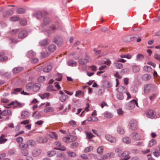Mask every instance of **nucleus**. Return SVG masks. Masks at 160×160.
Instances as JSON below:
<instances>
[{
    "label": "nucleus",
    "mask_w": 160,
    "mask_h": 160,
    "mask_svg": "<svg viewBox=\"0 0 160 160\" xmlns=\"http://www.w3.org/2000/svg\"><path fill=\"white\" fill-rule=\"evenodd\" d=\"M115 151L118 153V156L121 157V160H128L130 158V152L127 151L123 152L121 148H117L115 149Z\"/></svg>",
    "instance_id": "nucleus-1"
},
{
    "label": "nucleus",
    "mask_w": 160,
    "mask_h": 160,
    "mask_svg": "<svg viewBox=\"0 0 160 160\" xmlns=\"http://www.w3.org/2000/svg\"><path fill=\"white\" fill-rule=\"evenodd\" d=\"M117 90L118 92L117 95V99L120 100H123L124 97L122 92H125L126 88L123 86H120Z\"/></svg>",
    "instance_id": "nucleus-2"
},
{
    "label": "nucleus",
    "mask_w": 160,
    "mask_h": 160,
    "mask_svg": "<svg viewBox=\"0 0 160 160\" xmlns=\"http://www.w3.org/2000/svg\"><path fill=\"white\" fill-rule=\"evenodd\" d=\"M129 128L132 130H136L137 129V123L136 120L132 119L130 120L129 123Z\"/></svg>",
    "instance_id": "nucleus-3"
},
{
    "label": "nucleus",
    "mask_w": 160,
    "mask_h": 160,
    "mask_svg": "<svg viewBox=\"0 0 160 160\" xmlns=\"http://www.w3.org/2000/svg\"><path fill=\"white\" fill-rule=\"evenodd\" d=\"M55 145L57 146L54 147V149L64 151L66 150V148L63 145L61 144V143L58 142H56L55 143Z\"/></svg>",
    "instance_id": "nucleus-4"
},
{
    "label": "nucleus",
    "mask_w": 160,
    "mask_h": 160,
    "mask_svg": "<svg viewBox=\"0 0 160 160\" xmlns=\"http://www.w3.org/2000/svg\"><path fill=\"white\" fill-rule=\"evenodd\" d=\"M42 150L38 148H35L32 151V155L34 157L39 156L42 152Z\"/></svg>",
    "instance_id": "nucleus-5"
},
{
    "label": "nucleus",
    "mask_w": 160,
    "mask_h": 160,
    "mask_svg": "<svg viewBox=\"0 0 160 160\" xmlns=\"http://www.w3.org/2000/svg\"><path fill=\"white\" fill-rule=\"evenodd\" d=\"M105 137L108 141L111 143H115L116 141V138L110 135L106 134Z\"/></svg>",
    "instance_id": "nucleus-6"
},
{
    "label": "nucleus",
    "mask_w": 160,
    "mask_h": 160,
    "mask_svg": "<svg viewBox=\"0 0 160 160\" xmlns=\"http://www.w3.org/2000/svg\"><path fill=\"white\" fill-rule=\"evenodd\" d=\"M59 93L61 95L59 98L60 100L62 102H65L66 100L68 98V96L64 94L62 91H59Z\"/></svg>",
    "instance_id": "nucleus-7"
},
{
    "label": "nucleus",
    "mask_w": 160,
    "mask_h": 160,
    "mask_svg": "<svg viewBox=\"0 0 160 160\" xmlns=\"http://www.w3.org/2000/svg\"><path fill=\"white\" fill-rule=\"evenodd\" d=\"M134 102V99H133L128 103L126 105V108L128 110H131L133 109L135 107Z\"/></svg>",
    "instance_id": "nucleus-8"
},
{
    "label": "nucleus",
    "mask_w": 160,
    "mask_h": 160,
    "mask_svg": "<svg viewBox=\"0 0 160 160\" xmlns=\"http://www.w3.org/2000/svg\"><path fill=\"white\" fill-rule=\"evenodd\" d=\"M54 42L58 45H61L62 43V40L61 38L59 36H56L54 39Z\"/></svg>",
    "instance_id": "nucleus-9"
},
{
    "label": "nucleus",
    "mask_w": 160,
    "mask_h": 160,
    "mask_svg": "<svg viewBox=\"0 0 160 160\" xmlns=\"http://www.w3.org/2000/svg\"><path fill=\"white\" fill-rule=\"evenodd\" d=\"M154 86L152 84H146L144 87L145 92H148L149 91L152 90L154 88Z\"/></svg>",
    "instance_id": "nucleus-10"
},
{
    "label": "nucleus",
    "mask_w": 160,
    "mask_h": 160,
    "mask_svg": "<svg viewBox=\"0 0 160 160\" xmlns=\"http://www.w3.org/2000/svg\"><path fill=\"white\" fill-rule=\"evenodd\" d=\"M27 35V32L26 30H22L20 31L18 34V38H22L26 37Z\"/></svg>",
    "instance_id": "nucleus-11"
},
{
    "label": "nucleus",
    "mask_w": 160,
    "mask_h": 160,
    "mask_svg": "<svg viewBox=\"0 0 160 160\" xmlns=\"http://www.w3.org/2000/svg\"><path fill=\"white\" fill-rule=\"evenodd\" d=\"M130 136L132 139L137 140H140L141 138L140 135L136 132L132 133L130 134Z\"/></svg>",
    "instance_id": "nucleus-12"
},
{
    "label": "nucleus",
    "mask_w": 160,
    "mask_h": 160,
    "mask_svg": "<svg viewBox=\"0 0 160 160\" xmlns=\"http://www.w3.org/2000/svg\"><path fill=\"white\" fill-rule=\"evenodd\" d=\"M37 141L40 143L46 142L47 141V138L45 137H39L37 138Z\"/></svg>",
    "instance_id": "nucleus-13"
},
{
    "label": "nucleus",
    "mask_w": 160,
    "mask_h": 160,
    "mask_svg": "<svg viewBox=\"0 0 160 160\" xmlns=\"http://www.w3.org/2000/svg\"><path fill=\"white\" fill-rule=\"evenodd\" d=\"M23 68L22 67H16L14 68L12 70V71L13 74H16L19 73L22 71Z\"/></svg>",
    "instance_id": "nucleus-14"
},
{
    "label": "nucleus",
    "mask_w": 160,
    "mask_h": 160,
    "mask_svg": "<svg viewBox=\"0 0 160 160\" xmlns=\"http://www.w3.org/2000/svg\"><path fill=\"white\" fill-rule=\"evenodd\" d=\"M146 115L147 117L151 118H153L155 116V115L152 110H148L146 113Z\"/></svg>",
    "instance_id": "nucleus-15"
},
{
    "label": "nucleus",
    "mask_w": 160,
    "mask_h": 160,
    "mask_svg": "<svg viewBox=\"0 0 160 160\" xmlns=\"http://www.w3.org/2000/svg\"><path fill=\"white\" fill-rule=\"evenodd\" d=\"M40 84L38 83H33L32 89L34 92H37L38 91L40 88Z\"/></svg>",
    "instance_id": "nucleus-16"
},
{
    "label": "nucleus",
    "mask_w": 160,
    "mask_h": 160,
    "mask_svg": "<svg viewBox=\"0 0 160 160\" xmlns=\"http://www.w3.org/2000/svg\"><path fill=\"white\" fill-rule=\"evenodd\" d=\"M29 112L27 111H22L21 114V118L22 119L26 118L29 116Z\"/></svg>",
    "instance_id": "nucleus-17"
},
{
    "label": "nucleus",
    "mask_w": 160,
    "mask_h": 160,
    "mask_svg": "<svg viewBox=\"0 0 160 160\" xmlns=\"http://www.w3.org/2000/svg\"><path fill=\"white\" fill-rule=\"evenodd\" d=\"M50 19L48 17H44L43 19L42 23L44 25H48L50 22Z\"/></svg>",
    "instance_id": "nucleus-18"
},
{
    "label": "nucleus",
    "mask_w": 160,
    "mask_h": 160,
    "mask_svg": "<svg viewBox=\"0 0 160 160\" xmlns=\"http://www.w3.org/2000/svg\"><path fill=\"white\" fill-rule=\"evenodd\" d=\"M2 116L12 115V112L9 110H5L1 112Z\"/></svg>",
    "instance_id": "nucleus-19"
},
{
    "label": "nucleus",
    "mask_w": 160,
    "mask_h": 160,
    "mask_svg": "<svg viewBox=\"0 0 160 160\" xmlns=\"http://www.w3.org/2000/svg\"><path fill=\"white\" fill-rule=\"evenodd\" d=\"M33 16L37 18L38 19H39L42 17V13L41 11H37L33 13Z\"/></svg>",
    "instance_id": "nucleus-20"
},
{
    "label": "nucleus",
    "mask_w": 160,
    "mask_h": 160,
    "mask_svg": "<svg viewBox=\"0 0 160 160\" xmlns=\"http://www.w3.org/2000/svg\"><path fill=\"white\" fill-rule=\"evenodd\" d=\"M50 41L48 39H45L41 41L39 44L41 46H45L49 43Z\"/></svg>",
    "instance_id": "nucleus-21"
},
{
    "label": "nucleus",
    "mask_w": 160,
    "mask_h": 160,
    "mask_svg": "<svg viewBox=\"0 0 160 160\" xmlns=\"http://www.w3.org/2000/svg\"><path fill=\"white\" fill-rule=\"evenodd\" d=\"M63 141L67 143H68L73 141L71 137H67L63 138L62 139Z\"/></svg>",
    "instance_id": "nucleus-22"
},
{
    "label": "nucleus",
    "mask_w": 160,
    "mask_h": 160,
    "mask_svg": "<svg viewBox=\"0 0 160 160\" xmlns=\"http://www.w3.org/2000/svg\"><path fill=\"white\" fill-rule=\"evenodd\" d=\"M5 53L3 52H0V61H4L8 59L7 57L4 56Z\"/></svg>",
    "instance_id": "nucleus-23"
},
{
    "label": "nucleus",
    "mask_w": 160,
    "mask_h": 160,
    "mask_svg": "<svg viewBox=\"0 0 160 160\" xmlns=\"http://www.w3.org/2000/svg\"><path fill=\"white\" fill-rule=\"evenodd\" d=\"M59 27L58 23H56L55 24H52L50 26L49 28L53 31H55Z\"/></svg>",
    "instance_id": "nucleus-24"
},
{
    "label": "nucleus",
    "mask_w": 160,
    "mask_h": 160,
    "mask_svg": "<svg viewBox=\"0 0 160 160\" xmlns=\"http://www.w3.org/2000/svg\"><path fill=\"white\" fill-rule=\"evenodd\" d=\"M68 64L69 66L74 67L76 66L77 62L72 60H70L68 62Z\"/></svg>",
    "instance_id": "nucleus-25"
},
{
    "label": "nucleus",
    "mask_w": 160,
    "mask_h": 160,
    "mask_svg": "<svg viewBox=\"0 0 160 160\" xmlns=\"http://www.w3.org/2000/svg\"><path fill=\"white\" fill-rule=\"evenodd\" d=\"M113 64L114 67H115L117 68L118 69H121L123 67L122 64L118 62L113 63Z\"/></svg>",
    "instance_id": "nucleus-26"
},
{
    "label": "nucleus",
    "mask_w": 160,
    "mask_h": 160,
    "mask_svg": "<svg viewBox=\"0 0 160 160\" xmlns=\"http://www.w3.org/2000/svg\"><path fill=\"white\" fill-rule=\"evenodd\" d=\"M112 86V84L108 81H105L103 82V86L104 88H109L111 87Z\"/></svg>",
    "instance_id": "nucleus-27"
},
{
    "label": "nucleus",
    "mask_w": 160,
    "mask_h": 160,
    "mask_svg": "<svg viewBox=\"0 0 160 160\" xmlns=\"http://www.w3.org/2000/svg\"><path fill=\"white\" fill-rule=\"evenodd\" d=\"M32 116L36 119H39L41 117L40 112L37 111L33 113Z\"/></svg>",
    "instance_id": "nucleus-28"
},
{
    "label": "nucleus",
    "mask_w": 160,
    "mask_h": 160,
    "mask_svg": "<svg viewBox=\"0 0 160 160\" xmlns=\"http://www.w3.org/2000/svg\"><path fill=\"white\" fill-rule=\"evenodd\" d=\"M56 46L54 44L50 45L48 48V50L51 52H54L56 49Z\"/></svg>",
    "instance_id": "nucleus-29"
},
{
    "label": "nucleus",
    "mask_w": 160,
    "mask_h": 160,
    "mask_svg": "<svg viewBox=\"0 0 160 160\" xmlns=\"http://www.w3.org/2000/svg\"><path fill=\"white\" fill-rule=\"evenodd\" d=\"M132 70L133 72H137L140 70V68L139 66L134 65L132 67Z\"/></svg>",
    "instance_id": "nucleus-30"
},
{
    "label": "nucleus",
    "mask_w": 160,
    "mask_h": 160,
    "mask_svg": "<svg viewBox=\"0 0 160 160\" xmlns=\"http://www.w3.org/2000/svg\"><path fill=\"white\" fill-rule=\"evenodd\" d=\"M5 137V136L4 134H2L0 137V144L5 143L7 140V138H4Z\"/></svg>",
    "instance_id": "nucleus-31"
},
{
    "label": "nucleus",
    "mask_w": 160,
    "mask_h": 160,
    "mask_svg": "<svg viewBox=\"0 0 160 160\" xmlns=\"http://www.w3.org/2000/svg\"><path fill=\"white\" fill-rule=\"evenodd\" d=\"M144 58V56L141 54H139L136 56V60L138 61H141Z\"/></svg>",
    "instance_id": "nucleus-32"
},
{
    "label": "nucleus",
    "mask_w": 160,
    "mask_h": 160,
    "mask_svg": "<svg viewBox=\"0 0 160 160\" xmlns=\"http://www.w3.org/2000/svg\"><path fill=\"white\" fill-rule=\"evenodd\" d=\"M52 68V66L51 65H48L44 68L43 71L44 72H48Z\"/></svg>",
    "instance_id": "nucleus-33"
},
{
    "label": "nucleus",
    "mask_w": 160,
    "mask_h": 160,
    "mask_svg": "<svg viewBox=\"0 0 160 160\" xmlns=\"http://www.w3.org/2000/svg\"><path fill=\"white\" fill-rule=\"evenodd\" d=\"M122 142L127 144H129L131 142V139L128 137H125L122 139Z\"/></svg>",
    "instance_id": "nucleus-34"
},
{
    "label": "nucleus",
    "mask_w": 160,
    "mask_h": 160,
    "mask_svg": "<svg viewBox=\"0 0 160 160\" xmlns=\"http://www.w3.org/2000/svg\"><path fill=\"white\" fill-rule=\"evenodd\" d=\"M55 77V80L58 81H60L62 79V74L59 73L56 75Z\"/></svg>",
    "instance_id": "nucleus-35"
},
{
    "label": "nucleus",
    "mask_w": 160,
    "mask_h": 160,
    "mask_svg": "<svg viewBox=\"0 0 160 160\" xmlns=\"http://www.w3.org/2000/svg\"><path fill=\"white\" fill-rule=\"evenodd\" d=\"M85 133L86 135L87 138L88 139H91L95 136L94 135L90 132H86Z\"/></svg>",
    "instance_id": "nucleus-36"
},
{
    "label": "nucleus",
    "mask_w": 160,
    "mask_h": 160,
    "mask_svg": "<svg viewBox=\"0 0 160 160\" xmlns=\"http://www.w3.org/2000/svg\"><path fill=\"white\" fill-rule=\"evenodd\" d=\"M27 145H28V147L30 145L32 146H34L35 145L36 142L35 141L33 140H28L27 142Z\"/></svg>",
    "instance_id": "nucleus-37"
},
{
    "label": "nucleus",
    "mask_w": 160,
    "mask_h": 160,
    "mask_svg": "<svg viewBox=\"0 0 160 160\" xmlns=\"http://www.w3.org/2000/svg\"><path fill=\"white\" fill-rule=\"evenodd\" d=\"M36 55V53L32 51H30L28 52L27 56L29 58H31L34 57Z\"/></svg>",
    "instance_id": "nucleus-38"
},
{
    "label": "nucleus",
    "mask_w": 160,
    "mask_h": 160,
    "mask_svg": "<svg viewBox=\"0 0 160 160\" xmlns=\"http://www.w3.org/2000/svg\"><path fill=\"white\" fill-rule=\"evenodd\" d=\"M142 78L143 80L147 81L150 79L151 76L149 74H145L143 75Z\"/></svg>",
    "instance_id": "nucleus-39"
},
{
    "label": "nucleus",
    "mask_w": 160,
    "mask_h": 160,
    "mask_svg": "<svg viewBox=\"0 0 160 160\" xmlns=\"http://www.w3.org/2000/svg\"><path fill=\"white\" fill-rule=\"evenodd\" d=\"M49 95V93L46 92L43 94H40L39 96L42 99H43L45 98H48Z\"/></svg>",
    "instance_id": "nucleus-40"
},
{
    "label": "nucleus",
    "mask_w": 160,
    "mask_h": 160,
    "mask_svg": "<svg viewBox=\"0 0 160 160\" xmlns=\"http://www.w3.org/2000/svg\"><path fill=\"white\" fill-rule=\"evenodd\" d=\"M49 136L53 139H57L58 138V135L56 133L54 132H52L48 135Z\"/></svg>",
    "instance_id": "nucleus-41"
},
{
    "label": "nucleus",
    "mask_w": 160,
    "mask_h": 160,
    "mask_svg": "<svg viewBox=\"0 0 160 160\" xmlns=\"http://www.w3.org/2000/svg\"><path fill=\"white\" fill-rule=\"evenodd\" d=\"M53 111L54 108L52 107H46L44 110V112H52Z\"/></svg>",
    "instance_id": "nucleus-42"
},
{
    "label": "nucleus",
    "mask_w": 160,
    "mask_h": 160,
    "mask_svg": "<svg viewBox=\"0 0 160 160\" xmlns=\"http://www.w3.org/2000/svg\"><path fill=\"white\" fill-rule=\"evenodd\" d=\"M114 155L113 153H109L102 156V158L106 159L110 157L111 156Z\"/></svg>",
    "instance_id": "nucleus-43"
},
{
    "label": "nucleus",
    "mask_w": 160,
    "mask_h": 160,
    "mask_svg": "<svg viewBox=\"0 0 160 160\" xmlns=\"http://www.w3.org/2000/svg\"><path fill=\"white\" fill-rule=\"evenodd\" d=\"M21 153L23 156H26L28 155V152L26 149H22L21 150Z\"/></svg>",
    "instance_id": "nucleus-44"
},
{
    "label": "nucleus",
    "mask_w": 160,
    "mask_h": 160,
    "mask_svg": "<svg viewBox=\"0 0 160 160\" xmlns=\"http://www.w3.org/2000/svg\"><path fill=\"white\" fill-rule=\"evenodd\" d=\"M33 83L30 82L28 83L26 86V89L27 90H29L31 89H32Z\"/></svg>",
    "instance_id": "nucleus-45"
},
{
    "label": "nucleus",
    "mask_w": 160,
    "mask_h": 160,
    "mask_svg": "<svg viewBox=\"0 0 160 160\" xmlns=\"http://www.w3.org/2000/svg\"><path fill=\"white\" fill-rule=\"evenodd\" d=\"M143 69L146 71L150 72L152 70V68L150 66H146L144 67Z\"/></svg>",
    "instance_id": "nucleus-46"
},
{
    "label": "nucleus",
    "mask_w": 160,
    "mask_h": 160,
    "mask_svg": "<svg viewBox=\"0 0 160 160\" xmlns=\"http://www.w3.org/2000/svg\"><path fill=\"white\" fill-rule=\"evenodd\" d=\"M67 153L70 157H74L76 156V153L73 152L67 151Z\"/></svg>",
    "instance_id": "nucleus-47"
},
{
    "label": "nucleus",
    "mask_w": 160,
    "mask_h": 160,
    "mask_svg": "<svg viewBox=\"0 0 160 160\" xmlns=\"http://www.w3.org/2000/svg\"><path fill=\"white\" fill-rule=\"evenodd\" d=\"M22 90L21 88H18L14 89L12 93V94H17L18 92H20Z\"/></svg>",
    "instance_id": "nucleus-48"
},
{
    "label": "nucleus",
    "mask_w": 160,
    "mask_h": 160,
    "mask_svg": "<svg viewBox=\"0 0 160 160\" xmlns=\"http://www.w3.org/2000/svg\"><path fill=\"white\" fill-rule=\"evenodd\" d=\"M19 18L17 16L12 17L10 18L9 20L12 22L17 21L19 20Z\"/></svg>",
    "instance_id": "nucleus-49"
},
{
    "label": "nucleus",
    "mask_w": 160,
    "mask_h": 160,
    "mask_svg": "<svg viewBox=\"0 0 160 160\" xmlns=\"http://www.w3.org/2000/svg\"><path fill=\"white\" fill-rule=\"evenodd\" d=\"M104 116L106 118H110L112 117V115L111 112H105Z\"/></svg>",
    "instance_id": "nucleus-50"
},
{
    "label": "nucleus",
    "mask_w": 160,
    "mask_h": 160,
    "mask_svg": "<svg viewBox=\"0 0 160 160\" xmlns=\"http://www.w3.org/2000/svg\"><path fill=\"white\" fill-rule=\"evenodd\" d=\"M156 141L154 139H152L149 142L148 146L149 147H151L152 145L156 144Z\"/></svg>",
    "instance_id": "nucleus-51"
},
{
    "label": "nucleus",
    "mask_w": 160,
    "mask_h": 160,
    "mask_svg": "<svg viewBox=\"0 0 160 160\" xmlns=\"http://www.w3.org/2000/svg\"><path fill=\"white\" fill-rule=\"evenodd\" d=\"M155 151L153 152L154 155L157 157H158L160 156V152L158 151V149L156 148L155 149Z\"/></svg>",
    "instance_id": "nucleus-52"
},
{
    "label": "nucleus",
    "mask_w": 160,
    "mask_h": 160,
    "mask_svg": "<svg viewBox=\"0 0 160 160\" xmlns=\"http://www.w3.org/2000/svg\"><path fill=\"white\" fill-rule=\"evenodd\" d=\"M117 132L119 134H122L124 133V130L121 128H118L117 130Z\"/></svg>",
    "instance_id": "nucleus-53"
},
{
    "label": "nucleus",
    "mask_w": 160,
    "mask_h": 160,
    "mask_svg": "<svg viewBox=\"0 0 160 160\" xmlns=\"http://www.w3.org/2000/svg\"><path fill=\"white\" fill-rule=\"evenodd\" d=\"M93 149V147L92 146H90L89 147H88L84 149V152H88L92 150Z\"/></svg>",
    "instance_id": "nucleus-54"
},
{
    "label": "nucleus",
    "mask_w": 160,
    "mask_h": 160,
    "mask_svg": "<svg viewBox=\"0 0 160 160\" xmlns=\"http://www.w3.org/2000/svg\"><path fill=\"white\" fill-rule=\"evenodd\" d=\"M103 148L102 146H100L97 149V152L98 153L101 154L103 151Z\"/></svg>",
    "instance_id": "nucleus-55"
},
{
    "label": "nucleus",
    "mask_w": 160,
    "mask_h": 160,
    "mask_svg": "<svg viewBox=\"0 0 160 160\" xmlns=\"http://www.w3.org/2000/svg\"><path fill=\"white\" fill-rule=\"evenodd\" d=\"M19 147L21 148H28V145H27V143H22L21 144H20L19 145Z\"/></svg>",
    "instance_id": "nucleus-56"
},
{
    "label": "nucleus",
    "mask_w": 160,
    "mask_h": 160,
    "mask_svg": "<svg viewBox=\"0 0 160 160\" xmlns=\"http://www.w3.org/2000/svg\"><path fill=\"white\" fill-rule=\"evenodd\" d=\"M27 22L26 20L24 19H22L20 21V24L22 26L25 25Z\"/></svg>",
    "instance_id": "nucleus-57"
},
{
    "label": "nucleus",
    "mask_w": 160,
    "mask_h": 160,
    "mask_svg": "<svg viewBox=\"0 0 160 160\" xmlns=\"http://www.w3.org/2000/svg\"><path fill=\"white\" fill-rule=\"evenodd\" d=\"M79 63L80 64L84 65L87 62L85 59L82 58L79 60Z\"/></svg>",
    "instance_id": "nucleus-58"
},
{
    "label": "nucleus",
    "mask_w": 160,
    "mask_h": 160,
    "mask_svg": "<svg viewBox=\"0 0 160 160\" xmlns=\"http://www.w3.org/2000/svg\"><path fill=\"white\" fill-rule=\"evenodd\" d=\"M45 80V78L44 76H41L39 77L38 79V81L40 82H43Z\"/></svg>",
    "instance_id": "nucleus-59"
},
{
    "label": "nucleus",
    "mask_w": 160,
    "mask_h": 160,
    "mask_svg": "<svg viewBox=\"0 0 160 160\" xmlns=\"http://www.w3.org/2000/svg\"><path fill=\"white\" fill-rule=\"evenodd\" d=\"M25 11V10L23 8H19L17 10V12L18 14H22Z\"/></svg>",
    "instance_id": "nucleus-60"
},
{
    "label": "nucleus",
    "mask_w": 160,
    "mask_h": 160,
    "mask_svg": "<svg viewBox=\"0 0 160 160\" xmlns=\"http://www.w3.org/2000/svg\"><path fill=\"white\" fill-rule=\"evenodd\" d=\"M42 32H44V33L46 34H47L49 36L52 33V32L50 30H43L42 31Z\"/></svg>",
    "instance_id": "nucleus-61"
},
{
    "label": "nucleus",
    "mask_w": 160,
    "mask_h": 160,
    "mask_svg": "<svg viewBox=\"0 0 160 160\" xmlns=\"http://www.w3.org/2000/svg\"><path fill=\"white\" fill-rule=\"evenodd\" d=\"M84 59L86 61L87 63L90 62L91 60V58L87 54H85V58Z\"/></svg>",
    "instance_id": "nucleus-62"
},
{
    "label": "nucleus",
    "mask_w": 160,
    "mask_h": 160,
    "mask_svg": "<svg viewBox=\"0 0 160 160\" xmlns=\"http://www.w3.org/2000/svg\"><path fill=\"white\" fill-rule=\"evenodd\" d=\"M117 113L120 115H122L124 113V112L121 108H119L117 110Z\"/></svg>",
    "instance_id": "nucleus-63"
},
{
    "label": "nucleus",
    "mask_w": 160,
    "mask_h": 160,
    "mask_svg": "<svg viewBox=\"0 0 160 160\" xmlns=\"http://www.w3.org/2000/svg\"><path fill=\"white\" fill-rule=\"evenodd\" d=\"M56 153V152L54 150H52L48 153V156L50 157L52 156L55 155Z\"/></svg>",
    "instance_id": "nucleus-64"
}]
</instances>
